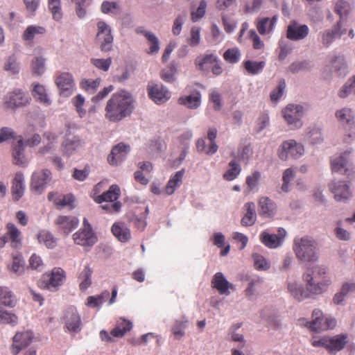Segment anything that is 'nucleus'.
<instances>
[{
    "instance_id": "a211bd4d",
    "label": "nucleus",
    "mask_w": 355,
    "mask_h": 355,
    "mask_svg": "<svg viewBox=\"0 0 355 355\" xmlns=\"http://www.w3.org/2000/svg\"><path fill=\"white\" fill-rule=\"evenodd\" d=\"M346 33L347 29L343 28L341 22L338 21L332 29L325 30L320 33L321 42L324 46L327 48L332 44L336 37H341Z\"/></svg>"
},
{
    "instance_id": "de8ad7c7",
    "label": "nucleus",
    "mask_w": 355,
    "mask_h": 355,
    "mask_svg": "<svg viewBox=\"0 0 355 355\" xmlns=\"http://www.w3.org/2000/svg\"><path fill=\"white\" fill-rule=\"evenodd\" d=\"M15 299L8 287L0 286V304L6 306H13Z\"/></svg>"
},
{
    "instance_id": "5fc2aeb1",
    "label": "nucleus",
    "mask_w": 355,
    "mask_h": 355,
    "mask_svg": "<svg viewBox=\"0 0 355 355\" xmlns=\"http://www.w3.org/2000/svg\"><path fill=\"white\" fill-rule=\"evenodd\" d=\"M229 166L230 168L223 174V178L227 181H232L240 174L241 168L235 160H232L229 163Z\"/></svg>"
},
{
    "instance_id": "a878e982",
    "label": "nucleus",
    "mask_w": 355,
    "mask_h": 355,
    "mask_svg": "<svg viewBox=\"0 0 355 355\" xmlns=\"http://www.w3.org/2000/svg\"><path fill=\"white\" fill-rule=\"evenodd\" d=\"M258 206L259 214L263 218L272 217L276 213V205L268 197H261L259 200Z\"/></svg>"
},
{
    "instance_id": "7ed1b4c3",
    "label": "nucleus",
    "mask_w": 355,
    "mask_h": 355,
    "mask_svg": "<svg viewBox=\"0 0 355 355\" xmlns=\"http://www.w3.org/2000/svg\"><path fill=\"white\" fill-rule=\"evenodd\" d=\"M350 72V66L345 56L342 53H332L326 58L324 73L327 77L333 74L344 78Z\"/></svg>"
},
{
    "instance_id": "412c9836",
    "label": "nucleus",
    "mask_w": 355,
    "mask_h": 355,
    "mask_svg": "<svg viewBox=\"0 0 355 355\" xmlns=\"http://www.w3.org/2000/svg\"><path fill=\"white\" fill-rule=\"evenodd\" d=\"M11 194L14 201L19 200L24 194L26 189L25 180L21 172H17L12 180Z\"/></svg>"
},
{
    "instance_id": "72a5a7b5",
    "label": "nucleus",
    "mask_w": 355,
    "mask_h": 355,
    "mask_svg": "<svg viewBox=\"0 0 355 355\" xmlns=\"http://www.w3.org/2000/svg\"><path fill=\"white\" fill-rule=\"evenodd\" d=\"M48 200L52 201L58 208H63L71 205L75 198L72 194L60 195L56 192H50L48 194Z\"/></svg>"
},
{
    "instance_id": "052dcab7",
    "label": "nucleus",
    "mask_w": 355,
    "mask_h": 355,
    "mask_svg": "<svg viewBox=\"0 0 355 355\" xmlns=\"http://www.w3.org/2000/svg\"><path fill=\"white\" fill-rule=\"evenodd\" d=\"M216 61H218V58L215 55L209 54L197 58L196 63L200 69L205 70L208 68V64L211 65Z\"/></svg>"
},
{
    "instance_id": "20e7f679",
    "label": "nucleus",
    "mask_w": 355,
    "mask_h": 355,
    "mask_svg": "<svg viewBox=\"0 0 355 355\" xmlns=\"http://www.w3.org/2000/svg\"><path fill=\"white\" fill-rule=\"evenodd\" d=\"M307 109L306 105L291 103L282 110L283 117L291 129L298 130L303 126L302 118Z\"/></svg>"
},
{
    "instance_id": "8fccbe9b",
    "label": "nucleus",
    "mask_w": 355,
    "mask_h": 355,
    "mask_svg": "<svg viewBox=\"0 0 355 355\" xmlns=\"http://www.w3.org/2000/svg\"><path fill=\"white\" fill-rule=\"evenodd\" d=\"M92 271L89 266H85L79 275V287L81 291L87 290L92 284Z\"/></svg>"
},
{
    "instance_id": "0e129e2a",
    "label": "nucleus",
    "mask_w": 355,
    "mask_h": 355,
    "mask_svg": "<svg viewBox=\"0 0 355 355\" xmlns=\"http://www.w3.org/2000/svg\"><path fill=\"white\" fill-rule=\"evenodd\" d=\"M207 8V2L205 0L200 1L198 7L192 10L191 12V19L193 22H197L200 20L205 15Z\"/></svg>"
},
{
    "instance_id": "864d4df0",
    "label": "nucleus",
    "mask_w": 355,
    "mask_h": 355,
    "mask_svg": "<svg viewBox=\"0 0 355 355\" xmlns=\"http://www.w3.org/2000/svg\"><path fill=\"white\" fill-rule=\"evenodd\" d=\"M315 277L310 271H307L302 275V279L306 284V289H304L309 293V297L315 294V289L317 282L314 280Z\"/></svg>"
},
{
    "instance_id": "680f3d73",
    "label": "nucleus",
    "mask_w": 355,
    "mask_h": 355,
    "mask_svg": "<svg viewBox=\"0 0 355 355\" xmlns=\"http://www.w3.org/2000/svg\"><path fill=\"white\" fill-rule=\"evenodd\" d=\"M4 69L12 74L18 73L19 71V63L15 55L9 56L4 63Z\"/></svg>"
},
{
    "instance_id": "09e8293b",
    "label": "nucleus",
    "mask_w": 355,
    "mask_h": 355,
    "mask_svg": "<svg viewBox=\"0 0 355 355\" xmlns=\"http://www.w3.org/2000/svg\"><path fill=\"white\" fill-rule=\"evenodd\" d=\"M44 137L48 140V143L40 148L38 153L42 155L52 153L55 149L57 136L51 132H46Z\"/></svg>"
},
{
    "instance_id": "a18cd8bd",
    "label": "nucleus",
    "mask_w": 355,
    "mask_h": 355,
    "mask_svg": "<svg viewBox=\"0 0 355 355\" xmlns=\"http://www.w3.org/2000/svg\"><path fill=\"white\" fill-rule=\"evenodd\" d=\"M46 59L42 56H35L31 61V69L32 73L37 76H42L46 70Z\"/></svg>"
},
{
    "instance_id": "c85d7f7f",
    "label": "nucleus",
    "mask_w": 355,
    "mask_h": 355,
    "mask_svg": "<svg viewBox=\"0 0 355 355\" xmlns=\"http://www.w3.org/2000/svg\"><path fill=\"white\" fill-rule=\"evenodd\" d=\"M303 139L312 145L319 144L323 141L324 137L320 127L312 125L307 128L303 133Z\"/></svg>"
},
{
    "instance_id": "f8f14e48",
    "label": "nucleus",
    "mask_w": 355,
    "mask_h": 355,
    "mask_svg": "<svg viewBox=\"0 0 355 355\" xmlns=\"http://www.w3.org/2000/svg\"><path fill=\"white\" fill-rule=\"evenodd\" d=\"M55 83L62 96L69 97L75 91L76 85L73 76L68 72H63L56 76Z\"/></svg>"
},
{
    "instance_id": "4468645a",
    "label": "nucleus",
    "mask_w": 355,
    "mask_h": 355,
    "mask_svg": "<svg viewBox=\"0 0 355 355\" xmlns=\"http://www.w3.org/2000/svg\"><path fill=\"white\" fill-rule=\"evenodd\" d=\"M309 33V28L306 24H299L295 21H292L287 26L286 37L293 41L304 40Z\"/></svg>"
},
{
    "instance_id": "a19ab883",
    "label": "nucleus",
    "mask_w": 355,
    "mask_h": 355,
    "mask_svg": "<svg viewBox=\"0 0 355 355\" xmlns=\"http://www.w3.org/2000/svg\"><path fill=\"white\" fill-rule=\"evenodd\" d=\"M132 328V324L130 321L124 318H120L116 323V327L111 331V335L114 337H123L127 332Z\"/></svg>"
},
{
    "instance_id": "423d86ee",
    "label": "nucleus",
    "mask_w": 355,
    "mask_h": 355,
    "mask_svg": "<svg viewBox=\"0 0 355 355\" xmlns=\"http://www.w3.org/2000/svg\"><path fill=\"white\" fill-rule=\"evenodd\" d=\"M353 153L352 148H347L340 155L331 161V167L333 173L350 177L354 175V171L350 165V155Z\"/></svg>"
},
{
    "instance_id": "6ab92c4d",
    "label": "nucleus",
    "mask_w": 355,
    "mask_h": 355,
    "mask_svg": "<svg viewBox=\"0 0 355 355\" xmlns=\"http://www.w3.org/2000/svg\"><path fill=\"white\" fill-rule=\"evenodd\" d=\"M329 189L334 194L337 201L348 200L351 196L349 185L344 181H332L329 184Z\"/></svg>"
},
{
    "instance_id": "4d7b16f0",
    "label": "nucleus",
    "mask_w": 355,
    "mask_h": 355,
    "mask_svg": "<svg viewBox=\"0 0 355 355\" xmlns=\"http://www.w3.org/2000/svg\"><path fill=\"white\" fill-rule=\"evenodd\" d=\"M37 239L40 243H43L48 248H53L55 245V239L46 230H41L37 235Z\"/></svg>"
},
{
    "instance_id": "bb28decb",
    "label": "nucleus",
    "mask_w": 355,
    "mask_h": 355,
    "mask_svg": "<svg viewBox=\"0 0 355 355\" xmlns=\"http://www.w3.org/2000/svg\"><path fill=\"white\" fill-rule=\"evenodd\" d=\"M277 16L274 15L272 18L262 17L257 21L256 26L259 34L266 35L271 33L276 25Z\"/></svg>"
},
{
    "instance_id": "79ce46f5",
    "label": "nucleus",
    "mask_w": 355,
    "mask_h": 355,
    "mask_svg": "<svg viewBox=\"0 0 355 355\" xmlns=\"http://www.w3.org/2000/svg\"><path fill=\"white\" fill-rule=\"evenodd\" d=\"M7 234L11 240V245L15 248H19L21 245V233L12 223L7 225Z\"/></svg>"
},
{
    "instance_id": "69168bd1",
    "label": "nucleus",
    "mask_w": 355,
    "mask_h": 355,
    "mask_svg": "<svg viewBox=\"0 0 355 355\" xmlns=\"http://www.w3.org/2000/svg\"><path fill=\"white\" fill-rule=\"evenodd\" d=\"M49 8L55 20L59 21L62 17L60 0H48Z\"/></svg>"
},
{
    "instance_id": "58836bf2",
    "label": "nucleus",
    "mask_w": 355,
    "mask_h": 355,
    "mask_svg": "<svg viewBox=\"0 0 355 355\" xmlns=\"http://www.w3.org/2000/svg\"><path fill=\"white\" fill-rule=\"evenodd\" d=\"M244 207L246 209V212L241 219V225L245 227L252 226L257 220L255 205L254 202H250L245 203Z\"/></svg>"
},
{
    "instance_id": "603ef678",
    "label": "nucleus",
    "mask_w": 355,
    "mask_h": 355,
    "mask_svg": "<svg viewBox=\"0 0 355 355\" xmlns=\"http://www.w3.org/2000/svg\"><path fill=\"white\" fill-rule=\"evenodd\" d=\"M252 259L254 266L257 270L266 271L270 268V262L260 254H253Z\"/></svg>"
},
{
    "instance_id": "f03ea898",
    "label": "nucleus",
    "mask_w": 355,
    "mask_h": 355,
    "mask_svg": "<svg viewBox=\"0 0 355 355\" xmlns=\"http://www.w3.org/2000/svg\"><path fill=\"white\" fill-rule=\"evenodd\" d=\"M293 250L296 258L302 263H313L319 258L317 241L311 236H296L293 240Z\"/></svg>"
},
{
    "instance_id": "ddd939ff",
    "label": "nucleus",
    "mask_w": 355,
    "mask_h": 355,
    "mask_svg": "<svg viewBox=\"0 0 355 355\" xmlns=\"http://www.w3.org/2000/svg\"><path fill=\"white\" fill-rule=\"evenodd\" d=\"M28 96L20 89H14L5 98V104L8 107L15 109L26 105L28 103Z\"/></svg>"
},
{
    "instance_id": "774afa93",
    "label": "nucleus",
    "mask_w": 355,
    "mask_h": 355,
    "mask_svg": "<svg viewBox=\"0 0 355 355\" xmlns=\"http://www.w3.org/2000/svg\"><path fill=\"white\" fill-rule=\"evenodd\" d=\"M224 59L230 63H236L241 58L240 51L238 48L227 49L223 54Z\"/></svg>"
},
{
    "instance_id": "9b49d317",
    "label": "nucleus",
    "mask_w": 355,
    "mask_h": 355,
    "mask_svg": "<svg viewBox=\"0 0 355 355\" xmlns=\"http://www.w3.org/2000/svg\"><path fill=\"white\" fill-rule=\"evenodd\" d=\"M51 180V173L48 169L35 171L31 176V189L37 194H41L46 189Z\"/></svg>"
},
{
    "instance_id": "e2e57ef3",
    "label": "nucleus",
    "mask_w": 355,
    "mask_h": 355,
    "mask_svg": "<svg viewBox=\"0 0 355 355\" xmlns=\"http://www.w3.org/2000/svg\"><path fill=\"white\" fill-rule=\"evenodd\" d=\"M101 10L104 14L114 15L119 12L120 6L116 2L105 1L101 4Z\"/></svg>"
},
{
    "instance_id": "6e6d98bb",
    "label": "nucleus",
    "mask_w": 355,
    "mask_h": 355,
    "mask_svg": "<svg viewBox=\"0 0 355 355\" xmlns=\"http://www.w3.org/2000/svg\"><path fill=\"white\" fill-rule=\"evenodd\" d=\"M24 260L21 254L17 253L16 254H13L10 270L16 275H20L24 272Z\"/></svg>"
},
{
    "instance_id": "13d9d810",
    "label": "nucleus",
    "mask_w": 355,
    "mask_h": 355,
    "mask_svg": "<svg viewBox=\"0 0 355 355\" xmlns=\"http://www.w3.org/2000/svg\"><path fill=\"white\" fill-rule=\"evenodd\" d=\"M17 322L18 318L15 314L0 308V324L15 326Z\"/></svg>"
},
{
    "instance_id": "f704fd0d",
    "label": "nucleus",
    "mask_w": 355,
    "mask_h": 355,
    "mask_svg": "<svg viewBox=\"0 0 355 355\" xmlns=\"http://www.w3.org/2000/svg\"><path fill=\"white\" fill-rule=\"evenodd\" d=\"M112 232L121 242H127L131 237L130 229L121 222L114 223L112 226Z\"/></svg>"
},
{
    "instance_id": "37998d69",
    "label": "nucleus",
    "mask_w": 355,
    "mask_h": 355,
    "mask_svg": "<svg viewBox=\"0 0 355 355\" xmlns=\"http://www.w3.org/2000/svg\"><path fill=\"white\" fill-rule=\"evenodd\" d=\"M110 297V292L105 291L100 295L89 296L87 298L86 305L91 308L101 306Z\"/></svg>"
},
{
    "instance_id": "bf43d9fd",
    "label": "nucleus",
    "mask_w": 355,
    "mask_h": 355,
    "mask_svg": "<svg viewBox=\"0 0 355 355\" xmlns=\"http://www.w3.org/2000/svg\"><path fill=\"white\" fill-rule=\"evenodd\" d=\"M266 65L265 62H254L247 60L244 62V67L251 74L255 75L262 71Z\"/></svg>"
},
{
    "instance_id": "cd10ccee",
    "label": "nucleus",
    "mask_w": 355,
    "mask_h": 355,
    "mask_svg": "<svg viewBox=\"0 0 355 355\" xmlns=\"http://www.w3.org/2000/svg\"><path fill=\"white\" fill-rule=\"evenodd\" d=\"M335 11L340 15V19L339 21L341 22V26H343L345 17L347 16H349V20L351 24L355 21V17L351 14L352 8L348 2L343 0L338 1L335 6Z\"/></svg>"
},
{
    "instance_id": "2f4dec72",
    "label": "nucleus",
    "mask_w": 355,
    "mask_h": 355,
    "mask_svg": "<svg viewBox=\"0 0 355 355\" xmlns=\"http://www.w3.org/2000/svg\"><path fill=\"white\" fill-rule=\"evenodd\" d=\"M82 146V141L78 137L67 138L61 145L63 155L70 157Z\"/></svg>"
},
{
    "instance_id": "e433bc0d",
    "label": "nucleus",
    "mask_w": 355,
    "mask_h": 355,
    "mask_svg": "<svg viewBox=\"0 0 355 355\" xmlns=\"http://www.w3.org/2000/svg\"><path fill=\"white\" fill-rule=\"evenodd\" d=\"M184 172V169H182L171 175L165 187V191L168 196L174 193L176 189L180 187L182 183Z\"/></svg>"
},
{
    "instance_id": "dca6fc26",
    "label": "nucleus",
    "mask_w": 355,
    "mask_h": 355,
    "mask_svg": "<svg viewBox=\"0 0 355 355\" xmlns=\"http://www.w3.org/2000/svg\"><path fill=\"white\" fill-rule=\"evenodd\" d=\"M130 150V146L124 143H119L114 146L110 154L107 156V161L111 165L121 164L126 157Z\"/></svg>"
},
{
    "instance_id": "2eb2a0df",
    "label": "nucleus",
    "mask_w": 355,
    "mask_h": 355,
    "mask_svg": "<svg viewBox=\"0 0 355 355\" xmlns=\"http://www.w3.org/2000/svg\"><path fill=\"white\" fill-rule=\"evenodd\" d=\"M150 98L157 104L166 102L171 98V93L162 84H152L148 86Z\"/></svg>"
},
{
    "instance_id": "ea45409f",
    "label": "nucleus",
    "mask_w": 355,
    "mask_h": 355,
    "mask_svg": "<svg viewBox=\"0 0 355 355\" xmlns=\"http://www.w3.org/2000/svg\"><path fill=\"white\" fill-rule=\"evenodd\" d=\"M46 28L42 26H28L22 34V39L27 42H33L35 37L45 34Z\"/></svg>"
},
{
    "instance_id": "49530a36",
    "label": "nucleus",
    "mask_w": 355,
    "mask_h": 355,
    "mask_svg": "<svg viewBox=\"0 0 355 355\" xmlns=\"http://www.w3.org/2000/svg\"><path fill=\"white\" fill-rule=\"evenodd\" d=\"M33 95L38 102L43 103L44 105H49L51 104V100L49 98L46 89L43 85L40 84L35 85Z\"/></svg>"
},
{
    "instance_id": "338daca9",
    "label": "nucleus",
    "mask_w": 355,
    "mask_h": 355,
    "mask_svg": "<svg viewBox=\"0 0 355 355\" xmlns=\"http://www.w3.org/2000/svg\"><path fill=\"white\" fill-rule=\"evenodd\" d=\"M176 67L174 64H171L167 68L161 71V78L165 82L172 83L175 80V74L176 73Z\"/></svg>"
},
{
    "instance_id": "6e6552de",
    "label": "nucleus",
    "mask_w": 355,
    "mask_h": 355,
    "mask_svg": "<svg viewBox=\"0 0 355 355\" xmlns=\"http://www.w3.org/2000/svg\"><path fill=\"white\" fill-rule=\"evenodd\" d=\"M64 277V270L60 268H55L51 272L42 275L39 284L41 288L55 291L63 284Z\"/></svg>"
},
{
    "instance_id": "393cba45",
    "label": "nucleus",
    "mask_w": 355,
    "mask_h": 355,
    "mask_svg": "<svg viewBox=\"0 0 355 355\" xmlns=\"http://www.w3.org/2000/svg\"><path fill=\"white\" fill-rule=\"evenodd\" d=\"M55 223L58 226L59 230L67 235L77 227L79 220L74 216H60L56 218Z\"/></svg>"
},
{
    "instance_id": "4c0bfd02",
    "label": "nucleus",
    "mask_w": 355,
    "mask_h": 355,
    "mask_svg": "<svg viewBox=\"0 0 355 355\" xmlns=\"http://www.w3.org/2000/svg\"><path fill=\"white\" fill-rule=\"evenodd\" d=\"M259 239L266 247L270 249H276L282 245L281 240L276 236L275 234H270L268 231L262 232L259 235Z\"/></svg>"
},
{
    "instance_id": "4be33fe9",
    "label": "nucleus",
    "mask_w": 355,
    "mask_h": 355,
    "mask_svg": "<svg viewBox=\"0 0 355 355\" xmlns=\"http://www.w3.org/2000/svg\"><path fill=\"white\" fill-rule=\"evenodd\" d=\"M73 239L76 244L83 246H92L97 241L92 230L80 229L73 234Z\"/></svg>"
},
{
    "instance_id": "f257e3e1",
    "label": "nucleus",
    "mask_w": 355,
    "mask_h": 355,
    "mask_svg": "<svg viewBox=\"0 0 355 355\" xmlns=\"http://www.w3.org/2000/svg\"><path fill=\"white\" fill-rule=\"evenodd\" d=\"M135 100L132 94L120 90L112 95L105 108V116L110 121L117 122L131 114Z\"/></svg>"
},
{
    "instance_id": "7c9ffc66",
    "label": "nucleus",
    "mask_w": 355,
    "mask_h": 355,
    "mask_svg": "<svg viewBox=\"0 0 355 355\" xmlns=\"http://www.w3.org/2000/svg\"><path fill=\"white\" fill-rule=\"evenodd\" d=\"M347 340V336L345 334H338L329 337L327 351L330 354H336L345 347Z\"/></svg>"
},
{
    "instance_id": "473e14b6",
    "label": "nucleus",
    "mask_w": 355,
    "mask_h": 355,
    "mask_svg": "<svg viewBox=\"0 0 355 355\" xmlns=\"http://www.w3.org/2000/svg\"><path fill=\"white\" fill-rule=\"evenodd\" d=\"M288 292L297 300L302 301L309 298V293L303 288L302 284L295 280L287 281Z\"/></svg>"
},
{
    "instance_id": "aec40b11",
    "label": "nucleus",
    "mask_w": 355,
    "mask_h": 355,
    "mask_svg": "<svg viewBox=\"0 0 355 355\" xmlns=\"http://www.w3.org/2000/svg\"><path fill=\"white\" fill-rule=\"evenodd\" d=\"M65 326L70 332H78L81 329L80 317L74 307L69 308L65 313Z\"/></svg>"
},
{
    "instance_id": "c756f323",
    "label": "nucleus",
    "mask_w": 355,
    "mask_h": 355,
    "mask_svg": "<svg viewBox=\"0 0 355 355\" xmlns=\"http://www.w3.org/2000/svg\"><path fill=\"white\" fill-rule=\"evenodd\" d=\"M337 120L343 125L353 127L355 125V114L349 107H343L336 112Z\"/></svg>"
},
{
    "instance_id": "39448f33",
    "label": "nucleus",
    "mask_w": 355,
    "mask_h": 355,
    "mask_svg": "<svg viewBox=\"0 0 355 355\" xmlns=\"http://www.w3.org/2000/svg\"><path fill=\"white\" fill-rule=\"evenodd\" d=\"M312 320L309 322L305 318L299 320L301 325L308 326L311 331H320L334 328L336 321L334 318L324 316L323 313L319 309H315L312 312Z\"/></svg>"
},
{
    "instance_id": "0eeeda50",
    "label": "nucleus",
    "mask_w": 355,
    "mask_h": 355,
    "mask_svg": "<svg viewBox=\"0 0 355 355\" xmlns=\"http://www.w3.org/2000/svg\"><path fill=\"white\" fill-rule=\"evenodd\" d=\"M96 40L99 44L101 51L109 52L112 49L114 37L112 33V28L104 21L97 23Z\"/></svg>"
},
{
    "instance_id": "5701e85b",
    "label": "nucleus",
    "mask_w": 355,
    "mask_h": 355,
    "mask_svg": "<svg viewBox=\"0 0 355 355\" xmlns=\"http://www.w3.org/2000/svg\"><path fill=\"white\" fill-rule=\"evenodd\" d=\"M211 286L215 288L220 295H229V289L234 287L233 284L229 282L224 275L216 272L211 279Z\"/></svg>"
},
{
    "instance_id": "c03bdc74",
    "label": "nucleus",
    "mask_w": 355,
    "mask_h": 355,
    "mask_svg": "<svg viewBox=\"0 0 355 355\" xmlns=\"http://www.w3.org/2000/svg\"><path fill=\"white\" fill-rule=\"evenodd\" d=\"M350 94H355V75L351 76L338 91V95L345 98Z\"/></svg>"
},
{
    "instance_id": "f3484780",
    "label": "nucleus",
    "mask_w": 355,
    "mask_h": 355,
    "mask_svg": "<svg viewBox=\"0 0 355 355\" xmlns=\"http://www.w3.org/2000/svg\"><path fill=\"white\" fill-rule=\"evenodd\" d=\"M12 157L14 164L21 166H26L28 162L24 155V145L21 136H16L12 143Z\"/></svg>"
},
{
    "instance_id": "1a4fd4ad",
    "label": "nucleus",
    "mask_w": 355,
    "mask_h": 355,
    "mask_svg": "<svg viewBox=\"0 0 355 355\" xmlns=\"http://www.w3.org/2000/svg\"><path fill=\"white\" fill-rule=\"evenodd\" d=\"M304 153L303 145L295 140L290 139L284 141L279 148V157L282 160H287L289 158L297 159Z\"/></svg>"
},
{
    "instance_id": "b1692460",
    "label": "nucleus",
    "mask_w": 355,
    "mask_h": 355,
    "mask_svg": "<svg viewBox=\"0 0 355 355\" xmlns=\"http://www.w3.org/2000/svg\"><path fill=\"white\" fill-rule=\"evenodd\" d=\"M201 94L198 90L193 91L189 95H183L178 98V103L190 110H196L201 105Z\"/></svg>"
},
{
    "instance_id": "c9c22d12",
    "label": "nucleus",
    "mask_w": 355,
    "mask_h": 355,
    "mask_svg": "<svg viewBox=\"0 0 355 355\" xmlns=\"http://www.w3.org/2000/svg\"><path fill=\"white\" fill-rule=\"evenodd\" d=\"M120 194L121 191L119 187L116 184H112L106 192L96 197L95 201L99 204L103 202H113L119 198Z\"/></svg>"
},
{
    "instance_id": "9d476101",
    "label": "nucleus",
    "mask_w": 355,
    "mask_h": 355,
    "mask_svg": "<svg viewBox=\"0 0 355 355\" xmlns=\"http://www.w3.org/2000/svg\"><path fill=\"white\" fill-rule=\"evenodd\" d=\"M33 333L31 331H17L12 338L10 351L12 355H17L33 341Z\"/></svg>"
},
{
    "instance_id": "3c124183",
    "label": "nucleus",
    "mask_w": 355,
    "mask_h": 355,
    "mask_svg": "<svg viewBox=\"0 0 355 355\" xmlns=\"http://www.w3.org/2000/svg\"><path fill=\"white\" fill-rule=\"evenodd\" d=\"M101 79L98 78L95 80L83 79L80 83V87L89 94H94L100 86Z\"/></svg>"
}]
</instances>
